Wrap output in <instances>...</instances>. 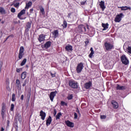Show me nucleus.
Returning <instances> with one entry per match:
<instances>
[{"mask_svg":"<svg viewBox=\"0 0 131 131\" xmlns=\"http://www.w3.org/2000/svg\"><path fill=\"white\" fill-rule=\"evenodd\" d=\"M39 9L41 13L43 15V14H45V9H43V7H42V6H39Z\"/></svg>","mask_w":131,"mask_h":131,"instance_id":"nucleus-31","label":"nucleus"},{"mask_svg":"<svg viewBox=\"0 0 131 131\" xmlns=\"http://www.w3.org/2000/svg\"><path fill=\"white\" fill-rule=\"evenodd\" d=\"M30 28H31V23L28 22L26 25V30L28 31Z\"/></svg>","mask_w":131,"mask_h":131,"instance_id":"nucleus-27","label":"nucleus"},{"mask_svg":"<svg viewBox=\"0 0 131 131\" xmlns=\"http://www.w3.org/2000/svg\"><path fill=\"white\" fill-rule=\"evenodd\" d=\"M91 53L89 55V58H93V55L95 54V52H94V50L93 49V47H91L90 49Z\"/></svg>","mask_w":131,"mask_h":131,"instance_id":"nucleus-25","label":"nucleus"},{"mask_svg":"<svg viewBox=\"0 0 131 131\" xmlns=\"http://www.w3.org/2000/svg\"><path fill=\"white\" fill-rule=\"evenodd\" d=\"M33 1V2H35V1H36V0H32Z\"/></svg>","mask_w":131,"mask_h":131,"instance_id":"nucleus-59","label":"nucleus"},{"mask_svg":"<svg viewBox=\"0 0 131 131\" xmlns=\"http://www.w3.org/2000/svg\"><path fill=\"white\" fill-rule=\"evenodd\" d=\"M62 26H63V28H66V27H67V21L66 20L63 21V24L62 25Z\"/></svg>","mask_w":131,"mask_h":131,"instance_id":"nucleus-34","label":"nucleus"},{"mask_svg":"<svg viewBox=\"0 0 131 131\" xmlns=\"http://www.w3.org/2000/svg\"><path fill=\"white\" fill-rule=\"evenodd\" d=\"M7 123H8V124H9L10 123V121H9V120L7 121Z\"/></svg>","mask_w":131,"mask_h":131,"instance_id":"nucleus-57","label":"nucleus"},{"mask_svg":"<svg viewBox=\"0 0 131 131\" xmlns=\"http://www.w3.org/2000/svg\"><path fill=\"white\" fill-rule=\"evenodd\" d=\"M19 3H16L15 4H14V7L15 8H17V7H19Z\"/></svg>","mask_w":131,"mask_h":131,"instance_id":"nucleus-43","label":"nucleus"},{"mask_svg":"<svg viewBox=\"0 0 131 131\" xmlns=\"http://www.w3.org/2000/svg\"><path fill=\"white\" fill-rule=\"evenodd\" d=\"M51 75L52 77H56V74H53V73H51Z\"/></svg>","mask_w":131,"mask_h":131,"instance_id":"nucleus-47","label":"nucleus"},{"mask_svg":"<svg viewBox=\"0 0 131 131\" xmlns=\"http://www.w3.org/2000/svg\"><path fill=\"white\" fill-rule=\"evenodd\" d=\"M127 54L131 56V47L128 46V47L127 48Z\"/></svg>","mask_w":131,"mask_h":131,"instance_id":"nucleus-32","label":"nucleus"},{"mask_svg":"<svg viewBox=\"0 0 131 131\" xmlns=\"http://www.w3.org/2000/svg\"><path fill=\"white\" fill-rule=\"evenodd\" d=\"M20 71H22V68L16 69V72H17V73H20Z\"/></svg>","mask_w":131,"mask_h":131,"instance_id":"nucleus-40","label":"nucleus"},{"mask_svg":"<svg viewBox=\"0 0 131 131\" xmlns=\"http://www.w3.org/2000/svg\"><path fill=\"white\" fill-rule=\"evenodd\" d=\"M76 112H77V113H78L79 115H80V113L79 112V110L77 109Z\"/></svg>","mask_w":131,"mask_h":131,"instance_id":"nucleus-53","label":"nucleus"},{"mask_svg":"<svg viewBox=\"0 0 131 131\" xmlns=\"http://www.w3.org/2000/svg\"><path fill=\"white\" fill-rule=\"evenodd\" d=\"M57 93L58 92L57 91L51 92L50 95V99L51 102H53V101L54 100V98H55V97H56V95H57Z\"/></svg>","mask_w":131,"mask_h":131,"instance_id":"nucleus-9","label":"nucleus"},{"mask_svg":"<svg viewBox=\"0 0 131 131\" xmlns=\"http://www.w3.org/2000/svg\"><path fill=\"white\" fill-rule=\"evenodd\" d=\"M31 6H32V2H29L28 3L26 4L25 9H29V7H31Z\"/></svg>","mask_w":131,"mask_h":131,"instance_id":"nucleus-29","label":"nucleus"},{"mask_svg":"<svg viewBox=\"0 0 131 131\" xmlns=\"http://www.w3.org/2000/svg\"><path fill=\"white\" fill-rule=\"evenodd\" d=\"M86 27H87V29H89V26H87Z\"/></svg>","mask_w":131,"mask_h":131,"instance_id":"nucleus-58","label":"nucleus"},{"mask_svg":"<svg viewBox=\"0 0 131 131\" xmlns=\"http://www.w3.org/2000/svg\"><path fill=\"white\" fill-rule=\"evenodd\" d=\"M119 8L120 9H121L122 11H126L127 10H131L130 7H128L127 6H125V7L123 6Z\"/></svg>","mask_w":131,"mask_h":131,"instance_id":"nucleus-23","label":"nucleus"},{"mask_svg":"<svg viewBox=\"0 0 131 131\" xmlns=\"http://www.w3.org/2000/svg\"><path fill=\"white\" fill-rule=\"evenodd\" d=\"M16 96V95L14 93L12 94V102H15V101L16 100V99H15V97Z\"/></svg>","mask_w":131,"mask_h":131,"instance_id":"nucleus-35","label":"nucleus"},{"mask_svg":"<svg viewBox=\"0 0 131 131\" xmlns=\"http://www.w3.org/2000/svg\"><path fill=\"white\" fill-rule=\"evenodd\" d=\"M1 21H2V20L0 19V22H1Z\"/></svg>","mask_w":131,"mask_h":131,"instance_id":"nucleus-60","label":"nucleus"},{"mask_svg":"<svg viewBox=\"0 0 131 131\" xmlns=\"http://www.w3.org/2000/svg\"><path fill=\"white\" fill-rule=\"evenodd\" d=\"M53 114L54 116H56V114H57V111H56V110H54Z\"/></svg>","mask_w":131,"mask_h":131,"instance_id":"nucleus-48","label":"nucleus"},{"mask_svg":"<svg viewBox=\"0 0 131 131\" xmlns=\"http://www.w3.org/2000/svg\"><path fill=\"white\" fill-rule=\"evenodd\" d=\"M121 61H122V63L124 65H127L129 63V61L128 60L125 55H123L121 57Z\"/></svg>","mask_w":131,"mask_h":131,"instance_id":"nucleus-3","label":"nucleus"},{"mask_svg":"<svg viewBox=\"0 0 131 131\" xmlns=\"http://www.w3.org/2000/svg\"><path fill=\"white\" fill-rule=\"evenodd\" d=\"M66 50L68 52H70V51H72V47L71 45H69L66 47Z\"/></svg>","mask_w":131,"mask_h":131,"instance_id":"nucleus-28","label":"nucleus"},{"mask_svg":"<svg viewBox=\"0 0 131 131\" xmlns=\"http://www.w3.org/2000/svg\"><path fill=\"white\" fill-rule=\"evenodd\" d=\"M51 45H52V42L48 41L44 45V48H45V49H48V48L51 47Z\"/></svg>","mask_w":131,"mask_h":131,"instance_id":"nucleus-20","label":"nucleus"},{"mask_svg":"<svg viewBox=\"0 0 131 131\" xmlns=\"http://www.w3.org/2000/svg\"><path fill=\"white\" fill-rule=\"evenodd\" d=\"M61 106H67V103L64 102V101H61L60 103Z\"/></svg>","mask_w":131,"mask_h":131,"instance_id":"nucleus-37","label":"nucleus"},{"mask_svg":"<svg viewBox=\"0 0 131 131\" xmlns=\"http://www.w3.org/2000/svg\"><path fill=\"white\" fill-rule=\"evenodd\" d=\"M2 67H3V62H0V69H2Z\"/></svg>","mask_w":131,"mask_h":131,"instance_id":"nucleus-50","label":"nucleus"},{"mask_svg":"<svg viewBox=\"0 0 131 131\" xmlns=\"http://www.w3.org/2000/svg\"><path fill=\"white\" fill-rule=\"evenodd\" d=\"M11 36H13V35H9L8 36L7 38L6 39V40H5V41H7V40H8V39H9V38L11 37Z\"/></svg>","mask_w":131,"mask_h":131,"instance_id":"nucleus-46","label":"nucleus"},{"mask_svg":"<svg viewBox=\"0 0 131 131\" xmlns=\"http://www.w3.org/2000/svg\"><path fill=\"white\" fill-rule=\"evenodd\" d=\"M51 123H52V117L50 116L46 121V125L49 126Z\"/></svg>","mask_w":131,"mask_h":131,"instance_id":"nucleus-17","label":"nucleus"},{"mask_svg":"<svg viewBox=\"0 0 131 131\" xmlns=\"http://www.w3.org/2000/svg\"><path fill=\"white\" fill-rule=\"evenodd\" d=\"M83 67V63L80 62L79 63H78L76 68L77 73H80L82 71Z\"/></svg>","mask_w":131,"mask_h":131,"instance_id":"nucleus-4","label":"nucleus"},{"mask_svg":"<svg viewBox=\"0 0 131 131\" xmlns=\"http://www.w3.org/2000/svg\"><path fill=\"white\" fill-rule=\"evenodd\" d=\"M104 48L106 51H110L112 49H114V45L110 42H105L104 43Z\"/></svg>","mask_w":131,"mask_h":131,"instance_id":"nucleus-1","label":"nucleus"},{"mask_svg":"<svg viewBox=\"0 0 131 131\" xmlns=\"http://www.w3.org/2000/svg\"><path fill=\"white\" fill-rule=\"evenodd\" d=\"M52 34L54 36L53 37L54 38H57V37L59 36V31L58 30H55L53 32H52Z\"/></svg>","mask_w":131,"mask_h":131,"instance_id":"nucleus-16","label":"nucleus"},{"mask_svg":"<svg viewBox=\"0 0 131 131\" xmlns=\"http://www.w3.org/2000/svg\"><path fill=\"white\" fill-rule=\"evenodd\" d=\"M112 104L113 106V107L115 109H117V108H118V103H117L115 101H112Z\"/></svg>","mask_w":131,"mask_h":131,"instance_id":"nucleus-21","label":"nucleus"},{"mask_svg":"<svg viewBox=\"0 0 131 131\" xmlns=\"http://www.w3.org/2000/svg\"><path fill=\"white\" fill-rule=\"evenodd\" d=\"M30 13H32V12H33V9H31L30 10Z\"/></svg>","mask_w":131,"mask_h":131,"instance_id":"nucleus-55","label":"nucleus"},{"mask_svg":"<svg viewBox=\"0 0 131 131\" xmlns=\"http://www.w3.org/2000/svg\"><path fill=\"white\" fill-rule=\"evenodd\" d=\"M46 113L42 111H40V116L41 117V119H42V120H45V119H46Z\"/></svg>","mask_w":131,"mask_h":131,"instance_id":"nucleus-13","label":"nucleus"},{"mask_svg":"<svg viewBox=\"0 0 131 131\" xmlns=\"http://www.w3.org/2000/svg\"><path fill=\"white\" fill-rule=\"evenodd\" d=\"M62 116V114L61 113H58L57 115L56 116V119H60V118Z\"/></svg>","mask_w":131,"mask_h":131,"instance_id":"nucleus-33","label":"nucleus"},{"mask_svg":"<svg viewBox=\"0 0 131 131\" xmlns=\"http://www.w3.org/2000/svg\"><path fill=\"white\" fill-rule=\"evenodd\" d=\"M15 84L17 89H21V83L20 82V80L16 79L15 81Z\"/></svg>","mask_w":131,"mask_h":131,"instance_id":"nucleus-18","label":"nucleus"},{"mask_svg":"<svg viewBox=\"0 0 131 131\" xmlns=\"http://www.w3.org/2000/svg\"><path fill=\"white\" fill-rule=\"evenodd\" d=\"M24 99V95H21V97H20V99L22 100H23Z\"/></svg>","mask_w":131,"mask_h":131,"instance_id":"nucleus-49","label":"nucleus"},{"mask_svg":"<svg viewBox=\"0 0 131 131\" xmlns=\"http://www.w3.org/2000/svg\"><path fill=\"white\" fill-rule=\"evenodd\" d=\"M64 122L69 127H74V123L70 122L69 120L65 121Z\"/></svg>","mask_w":131,"mask_h":131,"instance_id":"nucleus-11","label":"nucleus"},{"mask_svg":"<svg viewBox=\"0 0 131 131\" xmlns=\"http://www.w3.org/2000/svg\"><path fill=\"white\" fill-rule=\"evenodd\" d=\"M26 67H28V66H27Z\"/></svg>","mask_w":131,"mask_h":131,"instance_id":"nucleus-61","label":"nucleus"},{"mask_svg":"<svg viewBox=\"0 0 131 131\" xmlns=\"http://www.w3.org/2000/svg\"><path fill=\"white\" fill-rule=\"evenodd\" d=\"M70 16H71V13H69L68 15V16H67V17H68V18H70Z\"/></svg>","mask_w":131,"mask_h":131,"instance_id":"nucleus-52","label":"nucleus"},{"mask_svg":"<svg viewBox=\"0 0 131 131\" xmlns=\"http://www.w3.org/2000/svg\"><path fill=\"white\" fill-rule=\"evenodd\" d=\"M14 108H15V105H14V104L12 103L11 105L10 110L11 111H14Z\"/></svg>","mask_w":131,"mask_h":131,"instance_id":"nucleus-36","label":"nucleus"},{"mask_svg":"<svg viewBox=\"0 0 131 131\" xmlns=\"http://www.w3.org/2000/svg\"><path fill=\"white\" fill-rule=\"evenodd\" d=\"M25 50L24 49V47L23 46H21L19 48V54H18V60H21L23 56L25 54L24 53V51Z\"/></svg>","mask_w":131,"mask_h":131,"instance_id":"nucleus-2","label":"nucleus"},{"mask_svg":"<svg viewBox=\"0 0 131 131\" xmlns=\"http://www.w3.org/2000/svg\"><path fill=\"white\" fill-rule=\"evenodd\" d=\"M109 24L108 23L106 24H102V27L103 28L102 29L103 31L107 30V29L109 28Z\"/></svg>","mask_w":131,"mask_h":131,"instance_id":"nucleus-19","label":"nucleus"},{"mask_svg":"<svg viewBox=\"0 0 131 131\" xmlns=\"http://www.w3.org/2000/svg\"><path fill=\"white\" fill-rule=\"evenodd\" d=\"M122 17H123V13H120L119 14L117 15L115 18V22L119 23V22L121 21Z\"/></svg>","mask_w":131,"mask_h":131,"instance_id":"nucleus-7","label":"nucleus"},{"mask_svg":"<svg viewBox=\"0 0 131 131\" xmlns=\"http://www.w3.org/2000/svg\"><path fill=\"white\" fill-rule=\"evenodd\" d=\"M78 28L80 32H84V34H86V29L85 28V27H84V26L80 25L78 27Z\"/></svg>","mask_w":131,"mask_h":131,"instance_id":"nucleus-8","label":"nucleus"},{"mask_svg":"<svg viewBox=\"0 0 131 131\" xmlns=\"http://www.w3.org/2000/svg\"><path fill=\"white\" fill-rule=\"evenodd\" d=\"M26 74L27 73L26 72H24L21 74V79H25L26 78Z\"/></svg>","mask_w":131,"mask_h":131,"instance_id":"nucleus-24","label":"nucleus"},{"mask_svg":"<svg viewBox=\"0 0 131 131\" xmlns=\"http://www.w3.org/2000/svg\"><path fill=\"white\" fill-rule=\"evenodd\" d=\"M1 115L2 119H5V115H6V104H5V103H2Z\"/></svg>","mask_w":131,"mask_h":131,"instance_id":"nucleus-5","label":"nucleus"},{"mask_svg":"<svg viewBox=\"0 0 131 131\" xmlns=\"http://www.w3.org/2000/svg\"><path fill=\"white\" fill-rule=\"evenodd\" d=\"M11 12H12V13H15V12H16V9L14 8H11Z\"/></svg>","mask_w":131,"mask_h":131,"instance_id":"nucleus-41","label":"nucleus"},{"mask_svg":"<svg viewBox=\"0 0 131 131\" xmlns=\"http://www.w3.org/2000/svg\"><path fill=\"white\" fill-rule=\"evenodd\" d=\"M26 62H27V59H24L22 62L20 63V66H24V65L26 64Z\"/></svg>","mask_w":131,"mask_h":131,"instance_id":"nucleus-30","label":"nucleus"},{"mask_svg":"<svg viewBox=\"0 0 131 131\" xmlns=\"http://www.w3.org/2000/svg\"><path fill=\"white\" fill-rule=\"evenodd\" d=\"M0 13L2 15H5V14H7L6 10H5V8L3 7H0Z\"/></svg>","mask_w":131,"mask_h":131,"instance_id":"nucleus-22","label":"nucleus"},{"mask_svg":"<svg viewBox=\"0 0 131 131\" xmlns=\"http://www.w3.org/2000/svg\"><path fill=\"white\" fill-rule=\"evenodd\" d=\"M80 4L81 5H85V4H86V1H85L84 2H81Z\"/></svg>","mask_w":131,"mask_h":131,"instance_id":"nucleus-45","label":"nucleus"},{"mask_svg":"<svg viewBox=\"0 0 131 131\" xmlns=\"http://www.w3.org/2000/svg\"><path fill=\"white\" fill-rule=\"evenodd\" d=\"M69 84L70 86H71V88H72L73 89H77V88H78V85H77V82H76L73 80L69 81Z\"/></svg>","mask_w":131,"mask_h":131,"instance_id":"nucleus-6","label":"nucleus"},{"mask_svg":"<svg viewBox=\"0 0 131 131\" xmlns=\"http://www.w3.org/2000/svg\"><path fill=\"white\" fill-rule=\"evenodd\" d=\"M25 12H26L25 9L21 10L17 15L18 18L20 19V20H22V18H21V16H22V15H24V14H25Z\"/></svg>","mask_w":131,"mask_h":131,"instance_id":"nucleus-14","label":"nucleus"},{"mask_svg":"<svg viewBox=\"0 0 131 131\" xmlns=\"http://www.w3.org/2000/svg\"><path fill=\"white\" fill-rule=\"evenodd\" d=\"M3 36V32L0 31V38Z\"/></svg>","mask_w":131,"mask_h":131,"instance_id":"nucleus-51","label":"nucleus"},{"mask_svg":"<svg viewBox=\"0 0 131 131\" xmlns=\"http://www.w3.org/2000/svg\"><path fill=\"white\" fill-rule=\"evenodd\" d=\"M106 117H107V116L106 115H101L100 116L101 119H106Z\"/></svg>","mask_w":131,"mask_h":131,"instance_id":"nucleus-39","label":"nucleus"},{"mask_svg":"<svg viewBox=\"0 0 131 131\" xmlns=\"http://www.w3.org/2000/svg\"><path fill=\"white\" fill-rule=\"evenodd\" d=\"M89 42V40L85 41V45H88Z\"/></svg>","mask_w":131,"mask_h":131,"instance_id":"nucleus-56","label":"nucleus"},{"mask_svg":"<svg viewBox=\"0 0 131 131\" xmlns=\"http://www.w3.org/2000/svg\"><path fill=\"white\" fill-rule=\"evenodd\" d=\"M5 130V128H4V127H2L1 129V131H4Z\"/></svg>","mask_w":131,"mask_h":131,"instance_id":"nucleus-54","label":"nucleus"},{"mask_svg":"<svg viewBox=\"0 0 131 131\" xmlns=\"http://www.w3.org/2000/svg\"><path fill=\"white\" fill-rule=\"evenodd\" d=\"M74 115L75 119H77V117H78L77 114L76 113H74Z\"/></svg>","mask_w":131,"mask_h":131,"instance_id":"nucleus-42","label":"nucleus"},{"mask_svg":"<svg viewBox=\"0 0 131 131\" xmlns=\"http://www.w3.org/2000/svg\"><path fill=\"white\" fill-rule=\"evenodd\" d=\"M45 39H46V35H44L43 34L40 35L38 38V40L39 41V42H41V41H45Z\"/></svg>","mask_w":131,"mask_h":131,"instance_id":"nucleus-10","label":"nucleus"},{"mask_svg":"<svg viewBox=\"0 0 131 131\" xmlns=\"http://www.w3.org/2000/svg\"><path fill=\"white\" fill-rule=\"evenodd\" d=\"M73 98V95H72V94L69 95L68 97V99L69 100H72Z\"/></svg>","mask_w":131,"mask_h":131,"instance_id":"nucleus-38","label":"nucleus"},{"mask_svg":"<svg viewBox=\"0 0 131 131\" xmlns=\"http://www.w3.org/2000/svg\"><path fill=\"white\" fill-rule=\"evenodd\" d=\"M26 84H27V80H25V81H24V83H23V86H25V85H26Z\"/></svg>","mask_w":131,"mask_h":131,"instance_id":"nucleus-44","label":"nucleus"},{"mask_svg":"<svg viewBox=\"0 0 131 131\" xmlns=\"http://www.w3.org/2000/svg\"><path fill=\"white\" fill-rule=\"evenodd\" d=\"M101 9H102V11H104L105 9H106V7H105V2L104 1H101L99 4Z\"/></svg>","mask_w":131,"mask_h":131,"instance_id":"nucleus-15","label":"nucleus"},{"mask_svg":"<svg viewBox=\"0 0 131 131\" xmlns=\"http://www.w3.org/2000/svg\"><path fill=\"white\" fill-rule=\"evenodd\" d=\"M92 84L93 83H92V81L86 82L84 84V88L86 89V90H89V89H90L91 86H92Z\"/></svg>","mask_w":131,"mask_h":131,"instance_id":"nucleus-12","label":"nucleus"},{"mask_svg":"<svg viewBox=\"0 0 131 131\" xmlns=\"http://www.w3.org/2000/svg\"><path fill=\"white\" fill-rule=\"evenodd\" d=\"M116 89L117 90H123L125 89V87L124 86H120L119 84H117Z\"/></svg>","mask_w":131,"mask_h":131,"instance_id":"nucleus-26","label":"nucleus"}]
</instances>
